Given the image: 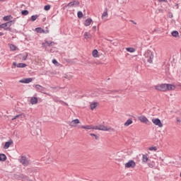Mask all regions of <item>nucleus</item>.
<instances>
[{
	"label": "nucleus",
	"instance_id": "nucleus-28",
	"mask_svg": "<svg viewBox=\"0 0 181 181\" xmlns=\"http://www.w3.org/2000/svg\"><path fill=\"white\" fill-rule=\"evenodd\" d=\"M172 36H173V37H179V32L174 30L171 33Z\"/></svg>",
	"mask_w": 181,
	"mask_h": 181
},
{
	"label": "nucleus",
	"instance_id": "nucleus-36",
	"mask_svg": "<svg viewBox=\"0 0 181 181\" xmlns=\"http://www.w3.org/2000/svg\"><path fill=\"white\" fill-rule=\"evenodd\" d=\"M45 11H49L50 10V5H46L44 7Z\"/></svg>",
	"mask_w": 181,
	"mask_h": 181
},
{
	"label": "nucleus",
	"instance_id": "nucleus-40",
	"mask_svg": "<svg viewBox=\"0 0 181 181\" xmlns=\"http://www.w3.org/2000/svg\"><path fill=\"white\" fill-rule=\"evenodd\" d=\"M6 25L7 26H8L9 28H11V26H12V23L11 21H8V22L6 23Z\"/></svg>",
	"mask_w": 181,
	"mask_h": 181
},
{
	"label": "nucleus",
	"instance_id": "nucleus-37",
	"mask_svg": "<svg viewBox=\"0 0 181 181\" xmlns=\"http://www.w3.org/2000/svg\"><path fill=\"white\" fill-rule=\"evenodd\" d=\"M10 49L11 50H16V47L15 45H10Z\"/></svg>",
	"mask_w": 181,
	"mask_h": 181
},
{
	"label": "nucleus",
	"instance_id": "nucleus-12",
	"mask_svg": "<svg viewBox=\"0 0 181 181\" xmlns=\"http://www.w3.org/2000/svg\"><path fill=\"white\" fill-rule=\"evenodd\" d=\"M77 124H80V120L78 119L72 120L70 122L69 125H70V127H77Z\"/></svg>",
	"mask_w": 181,
	"mask_h": 181
},
{
	"label": "nucleus",
	"instance_id": "nucleus-33",
	"mask_svg": "<svg viewBox=\"0 0 181 181\" xmlns=\"http://www.w3.org/2000/svg\"><path fill=\"white\" fill-rule=\"evenodd\" d=\"M148 151H153L154 152H156L158 151V148H156V146L149 147Z\"/></svg>",
	"mask_w": 181,
	"mask_h": 181
},
{
	"label": "nucleus",
	"instance_id": "nucleus-44",
	"mask_svg": "<svg viewBox=\"0 0 181 181\" xmlns=\"http://www.w3.org/2000/svg\"><path fill=\"white\" fill-rule=\"evenodd\" d=\"M11 28H9V27H8V28H4V30H10L11 31Z\"/></svg>",
	"mask_w": 181,
	"mask_h": 181
},
{
	"label": "nucleus",
	"instance_id": "nucleus-29",
	"mask_svg": "<svg viewBox=\"0 0 181 181\" xmlns=\"http://www.w3.org/2000/svg\"><path fill=\"white\" fill-rule=\"evenodd\" d=\"M0 160L5 162V160H6V156L5 154H0Z\"/></svg>",
	"mask_w": 181,
	"mask_h": 181
},
{
	"label": "nucleus",
	"instance_id": "nucleus-25",
	"mask_svg": "<svg viewBox=\"0 0 181 181\" xmlns=\"http://www.w3.org/2000/svg\"><path fill=\"white\" fill-rule=\"evenodd\" d=\"M134 122L132 121V119H129L125 123L124 127H129L131 124H132Z\"/></svg>",
	"mask_w": 181,
	"mask_h": 181
},
{
	"label": "nucleus",
	"instance_id": "nucleus-26",
	"mask_svg": "<svg viewBox=\"0 0 181 181\" xmlns=\"http://www.w3.org/2000/svg\"><path fill=\"white\" fill-rule=\"evenodd\" d=\"M108 16V9L105 8V11L103 12V13L102 14V19H104V18Z\"/></svg>",
	"mask_w": 181,
	"mask_h": 181
},
{
	"label": "nucleus",
	"instance_id": "nucleus-35",
	"mask_svg": "<svg viewBox=\"0 0 181 181\" xmlns=\"http://www.w3.org/2000/svg\"><path fill=\"white\" fill-rule=\"evenodd\" d=\"M78 18H79V19H81V18H83V12L81 11H78Z\"/></svg>",
	"mask_w": 181,
	"mask_h": 181
},
{
	"label": "nucleus",
	"instance_id": "nucleus-16",
	"mask_svg": "<svg viewBox=\"0 0 181 181\" xmlns=\"http://www.w3.org/2000/svg\"><path fill=\"white\" fill-rule=\"evenodd\" d=\"M35 88L37 91H39L40 93H43V91H45V88L40 85H35Z\"/></svg>",
	"mask_w": 181,
	"mask_h": 181
},
{
	"label": "nucleus",
	"instance_id": "nucleus-2",
	"mask_svg": "<svg viewBox=\"0 0 181 181\" xmlns=\"http://www.w3.org/2000/svg\"><path fill=\"white\" fill-rule=\"evenodd\" d=\"M94 129H98L99 131H114V129L104 126L103 124L94 126Z\"/></svg>",
	"mask_w": 181,
	"mask_h": 181
},
{
	"label": "nucleus",
	"instance_id": "nucleus-47",
	"mask_svg": "<svg viewBox=\"0 0 181 181\" xmlns=\"http://www.w3.org/2000/svg\"><path fill=\"white\" fill-rule=\"evenodd\" d=\"M0 36H4V33L0 32Z\"/></svg>",
	"mask_w": 181,
	"mask_h": 181
},
{
	"label": "nucleus",
	"instance_id": "nucleus-20",
	"mask_svg": "<svg viewBox=\"0 0 181 181\" xmlns=\"http://www.w3.org/2000/svg\"><path fill=\"white\" fill-rule=\"evenodd\" d=\"M91 37H93V35H91V33L88 32H86L84 33V38L86 39V40L88 39H91Z\"/></svg>",
	"mask_w": 181,
	"mask_h": 181
},
{
	"label": "nucleus",
	"instance_id": "nucleus-5",
	"mask_svg": "<svg viewBox=\"0 0 181 181\" xmlns=\"http://www.w3.org/2000/svg\"><path fill=\"white\" fill-rule=\"evenodd\" d=\"M152 122L153 124H154V125H157V127H159V128H162V127H163L162 122H160V119L158 118L152 119Z\"/></svg>",
	"mask_w": 181,
	"mask_h": 181
},
{
	"label": "nucleus",
	"instance_id": "nucleus-1",
	"mask_svg": "<svg viewBox=\"0 0 181 181\" xmlns=\"http://www.w3.org/2000/svg\"><path fill=\"white\" fill-rule=\"evenodd\" d=\"M144 57L145 59H146L148 63L152 64L153 62V53H152V52H151L150 50H147L145 53H144Z\"/></svg>",
	"mask_w": 181,
	"mask_h": 181
},
{
	"label": "nucleus",
	"instance_id": "nucleus-14",
	"mask_svg": "<svg viewBox=\"0 0 181 181\" xmlns=\"http://www.w3.org/2000/svg\"><path fill=\"white\" fill-rule=\"evenodd\" d=\"M54 103H59V104H64V105H69V104H67L66 102L63 101V100H60V99H59V98H53Z\"/></svg>",
	"mask_w": 181,
	"mask_h": 181
},
{
	"label": "nucleus",
	"instance_id": "nucleus-17",
	"mask_svg": "<svg viewBox=\"0 0 181 181\" xmlns=\"http://www.w3.org/2000/svg\"><path fill=\"white\" fill-rule=\"evenodd\" d=\"M25 117V114L18 115L12 119V121H15V119H18V118H19L20 119H23Z\"/></svg>",
	"mask_w": 181,
	"mask_h": 181
},
{
	"label": "nucleus",
	"instance_id": "nucleus-31",
	"mask_svg": "<svg viewBox=\"0 0 181 181\" xmlns=\"http://www.w3.org/2000/svg\"><path fill=\"white\" fill-rule=\"evenodd\" d=\"M21 15H23V16H26V15H29V11L28 10L22 11Z\"/></svg>",
	"mask_w": 181,
	"mask_h": 181
},
{
	"label": "nucleus",
	"instance_id": "nucleus-15",
	"mask_svg": "<svg viewBox=\"0 0 181 181\" xmlns=\"http://www.w3.org/2000/svg\"><path fill=\"white\" fill-rule=\"evenodd\" d=\"M12 144H13V141L12 140L6 141L4 144V149H8V148H9V146H11Z\"/></svg>",
	"mask_w": 181,
	"mask_h": 181
},
{
	"label": "nucleus",
	"instance_id": "nucleus-49",
	"mask_svg": "<svg viewBox=\"0 0 181 181\" xmlns=\"http://www.w3.org/2000/svg\"><path fill=\"white\" fill-rule=\"evenodd\" d=\"M96 28H97V27H95V26L93 27V29H96Z\"/></svg>",
	"mask_w": 181,
	"mask_h": 181
},
{
	"label": "nucleus",
	"instance_id": "nucleus-13",
	"mask_svg": "<svg viewBox=\"0 0 181 181\" xmlns=\"http://www.w3.org/2000/svg\"><path fill=\"white\" fill-rule=\"evenodd\" d=\"M13 66H17V67H18L19 69H23L25 67H26V64H23V63H19V64H16V62H13Z\"/></svg>",
	"mask_w": 181,
	"mask_h": 181
},
{
	"label": "nucleus",
	"instance_id": "nucleus-19",
	"mask_svg": "<svg viewBox=\"0 0 181 181\" xmlns=\"http://www.w3.org/2000/svg\"><path fill=\"white\" fill-rule=\"evenodd\" d=\"M93 23V20L91 18H88L86 20L84 25L85 26H90Z\"/></svg>",
	"mask_w": 181,
	"mask_h": 181
},
{
	"label": "nucleus",
	"instance_id": "nucleus-30",
	"mask_svg": "<svg viewBox=\"0 0 181 181\" xmlns=\"http://www.w3.org/2000/svg\"><path fill=\"white\" fill-rule=\"evenodd\" d=\"M93 57H98V51L97 49H94L92 52Z\"/></svg>",
	"mask_w": 181,
	"mask_h": 181
},
{
	"label": "nucleus",
	"instance_id": "nucleus-24",
	"mask_svg": "<svg viewBox=\"0 0 181 181\" xmlns=\"http://www.w3.org/2000/svg\"><path fill=\"white\" fill-rule=\"evenodd\" d=\"M81 128H82V129H94V126L93 125L81 126Z\"/></svg>",
	"mask_w": 181,
	"mask_h": 181
},
{
	"label": "nucleus",
	"instance_id": "nucleus-34",
	"mask_svg": "<svg viewBox=\"0 0 181 181\" xmlns=\"http://www.w3.org/2000/svg\"><path fill=\"white\" fill-rule=\"evenodd\" d=\"M37 18H38V16H37V15L32 16H31V21H32L33 22H35V21H36V19H37Z\"/></svg>",
	"mask_w": 181,
	"mask_h": 181
},
{
	"label": "nucleus",
	"instance_id": "nucleus-42",
	"mask_svg": "<svg viewBox=\"0 0 181 181\" xmlns=\"http://www.w3.org/2000/svg\"><path fill=\"white\" fill-rule=\"evenodd\" d=\"M36 30H37V32H42V30H42L40 28H36Z\"/></svg>",
	"mask_w": 181,
	"mask_h": 181
},
{
	"label": "nucleus",
	"instance_id": "nucleus-4",
	"mask_svg": "<svg viewBox=\"0 0 181 181\" xmlns=\"http://www.w3.org/2000/svg\"><path fill=\"white\" fill-rule=\"evenodd\" d=\"M19 162L23 165V166H28V165H29V160L25 156H21L19 159Z\"/></svg>",
	"mask_w": 181,
	"mask_h": 181
},
{
	"label": "nucleus",
	"instance_id": "nucleus-18",
	"mask_svg": "<svg viewBox=\"0 0 181 181\" xmlns=\"http://www.w3.org/2000/svg\"><path fill=\"white\" fill-rule=\"evenodd\" d=\"M149 160V158H148V154H143L142 156V162L143 163H146Z\"/></svg>",
	"mask_w": 181,
	"mask_h": 181
},
{
	"label": "nucleus",
	"instance_id": "nucleus-11",
	"mask_svg": "<svg viewBox=\"0 0 181 181\" xmlns=\"http://www.w3.org/2000/svg\"><path fill=\"white\" fill-rule=\"evenodd\" d=\"M80 5V2L78 1H71L67 4V6L71 7V6H78Z\"/></svg>",
	"mask_w": 181,
	"mask_h": 181
},
{
	"label": "nucleus",
	"instance_id": "nucleus-41",
	"mask_svg": "<svg viewBox=\"0 0 181 181\" xmlns=\"http://www.w3.org/2000/svg\"><path fill=\"white\" fill-rule=\"evenodd\" d=\"M90 136H95V139H98V138L97 137V135H95L93 133L90 134Z\"/></svg>",
	"mask_w": 181,
	"mask_h": 181
},
{
	"label": "nucleus",
	"instance_id": "nucleus-45",
	"mask_svg": "<svg viewBox=\"0 0 181 181\" xmlns=\"http://www.w3.org/2000/svg\"><path fill=\"white\" fill-rule=\"evenodd\" d=\"M10 22H11V23H15V22H16V20L14 19V20H13V21H11Z\"/></svg>",
	"mask_w": 181,
	"mask_h": 181
},
{
	"label": "nucleus",
	"instance_id": "nucleus-9",
	"mask_svg": "<svg viewBox=\"0 0 181 181\" xmlns=\"http://www.w3.org/2000/svg\"><path fill=\"white\" fill-rule=\"evenodd\" d=\"M32 81H33L32 78H23L19 81L20 83H23L24 84H29V83H32Z\"/></svg>",
	"mask_w": 181,
	"mask_h": 181
},
{
	"label": "nucleus",
	"instance_id": "nucleus-48",
	"mask_svg": "<svg viewBox=\"0 0 181 181\" xmlns=\"http://www.w3.org/2000/svg\"><path fill=\"white\" fill-rule=\"evenodd\" d=\"M177 122H180V119L178 117H177Z\"/></svg>",
	"mask_w": 181,
	"mask_h": 181
},
{
	"label": "nucleus",
	"instance_id": "nucleus-43",
	"mask_svg": "<svg viewBox=\"0 0 181 181\" xmlns=\"http://www.w3.org/2000/svg\"><path fill=\"white\" fill-rule=\"evenodd\" d=\"M148 165L149 168H153V166H154L153 164H151L149 163H148Z\"/></svg>",
	"mask_w": 181,
	"mask_h": 181
},
{
	"label": "nucleus",
	"instance_id": "nucleus-6",
	"mask_svg": "<svg viewBox=\"0 0 181 181\" xmlns=\"http://www.w3.org/2000/svg\"><path fill=\"white\" fill-rule=\"evenodd\" d=\"M166 91H173V90H176V86L170 83H165Z\"/></svg>",
	"mask_w": 181,
	"mask_h": 181
},
{
	"label": "nucleus",
	"instance_id": "nucleus-27",
	"mask_svg": "<svg viewBox=\"0 0 181 181\" xmlns=\"http://www.w3.org/2000/svg\"><path fill=\"white\" fill-rule=\"evenodd\" d=\"M12 16L9 15V16H6L3 18V21H4L5 22L8 21H11V19H12Z\"/></svg>",
	"mask_w": 181,
	"mask_h": 181
},
{
	"label": "nucleus",
	"instance_id": "nucleus-32",
	"mask_svg": "<svg viewBox=\"0 0 181 181\" xmlns=\"http://www.w3.org/2000/svg\"><path fill=\"white\" fill-rule=\"evenodd\" d=\"M126 50H127V52H129L130 53H134V52H135L134 48H132V47L127 48Z\"/></svg>",
	"mask_w": 181,
	"mask_h": 181
},
{
	"label": "nucleus",
	"instance_id": "nucleus-22",
	"mask_svg": "<svg viewBox=\"0 0 181 181\" xmlns=\"http://www.w3.org/2000/svg\"><path fill=\"white\" fill-rule=\"evenodd\" d=\"M37 98L36 97H33L31 99H30V103L33 105H35V104H37Z\"/></svg>",
	"mask_w": 181,
	"mask_h": 181
},
{
	"label": "nucleus",
	"instance_id": "nucleus-38",
	"mask_svg": "<svg viewBox=\"0 0 181 181\" xmlns=\"http://www.w3.org/2000/svg\"><path fill=\"white\" fill-rule=\"evenodd\" d=\"M6 23L0 25V28L5 29L6 28Z\"/></svg>",
	"mask_w": 181,
	"mask_h": 181
},
{
	"label": "nucleus",
	"instance_id": "nucleus-46",
	"mask_svg": "<svg viewBox=\"0 0 181 181\" xmlns=\"http://www.w3.org/2000/svg\"><path fill=\"white\" fill-rule=\"evenodd\" d=\"M159 2H166V0H158Z\"/></svg>",
	"mask_w": 181,
	"mask_h": 181
},
{
	"label": "nucleus",
	"instance_id": "nucleus-7",
	"mask_svg": "<svg viewBox=\"0 0 181 181\" xmlns=\"http://www.w3.org/2000/svg\"><path fill=\"white\" fill-rule=\"evenodd\" d=\"M135 166H136V163H135V161H134L133 160H129V162L125 164V168H135Z\"/></svg>",
	"mask_w": 181,
	"mask_h": 181
},
{
	"label": "nucleus",
	"instance_id": "nucleus-21",
	"mask_svg": "<svg viewBox=\"0 0 181 181\" xmlns=\"http://www.w3.org/2000/svg\"><path fill=\"white\" fill-rule=\"evenodd\" d=\"M28 54L27 52H25L24 54H19V57L21 59H22V60H26V59H28Z\"/></svg>",
	"mask_w": 181,
	"mask_h": 181
},
{
	"label": "nucleus",
	"instance_id": "nucleus-8",
	"mask_svg": "<svg viewBox=\"0 0 181 181\" xmlns=\"http://www.w3.org/2000/svg\"><path fill=\"white\" fill-rule=\"evenodd\" d=\"M55 43L53 41H45V42L42 43V47H50V46H54Z\"/></svg>",
	"mask_w": 181,
	"mask_h": 181
},
{
	"label": "nucleus",
	"instance_id": "nucleus-39",
	"mask_svg": "<svg viewBox=\"0 0 181 181\" xmlns=\"http://www.w3.org/2000/svg\"><path fill=\"white\" fill-rule=\"evenodd\" d=\"M52 63L53 64H55V66H57V64H59V62H57V60L56 59H52Z\"/></svg>",
	"mask_w": 181,
	"mask_h": 181
},
{
	"label": "nucleus",
	"instance_id": "nucleus-3",
	"mask_svg": "<svg viewBox=\"0 0 181 181\" xmlns=\"http://www.w3.org/2000/svg\"><path fill=\"white\" fill-rule=\"evenodd\" d=\"M155 88L158 90V91H166V83H161V84H158L156 85L155 86Z\"/></svg>",
	"mask_w": 181,
	"mask_h": 181
},
{
	"label": "nucleus",
	"instance_id": "nucleus-10",
	"mask_svg": "<svg viewBox=\"0 0 181 181\" xmlns=\"http://www.w3.org/2000/svg\"><path fill=\"white\" fill-rule=\"evenodd\" d=\"M139 121H141V122H143L144 124H149V120L145 116H140L139 117Z\"/></svg>",
	"mask_w": 181,
	"mask_h": 181
},
{
	"label": "nucleus",
	"instance_id": "nucleus-23",
	"mask_svg": "<svg viewBox=\"0 0 181 181\" xmlns=\"http://www.w3.org/2000/svg\"><path fill=\"white\" fill-rule=\"evenodd\" d=\"M97 105H98V103L94 102V103H91L90 105V110L92 111L95 110V108H97Z\"/></svg>",
	"mask_w": 181,
	"mask_h": 181
}]
</instances>
